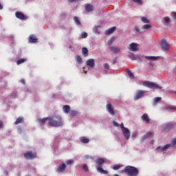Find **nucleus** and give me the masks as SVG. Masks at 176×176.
Listing matches in <instances>:
<instances>
[{"label":"nucleus","mask_w":176,"mask_h":176,"mask_svg":"<svg viewBox=\"0 0 176 176\" xmlns=\"http://www.w3.org/2000/svg\"><path fill=\"white\" fill-rule=\"evenodd\" d=\"M116 38V37H115V36H113V37H111V38H110V40H109V41H108V45H112V43L115 41Z\"/></svg>","instance_id":"nucleus-24"},{"label":"nucleus","mask_w":176,"mask_h":176,"mask_svg":"<svg viewBox=\"0 0 176 176\" xmlns=\"http://www.w3.org/2000/svg\"><path fill=\"white\" fill-rule=\"evenodd\" d=\"M129 50L131 52H136L138 50V45L136 43H131L129 47Z\"/></svg>","instance_id":"nucleus-13"},{"label":"nucleus","mask_w":176,"mask_h":176,"mask_svg":"<svg viewBox=\"0 0 176 176\" xmlns=\"http://www.w3.org/2000/svg\"><path fill=\"white\" fill-rule=\"evenodd\" d=\"M122 172L126 173L129 176H138L139 174V170L131 166H126Z\"/></svg>","instance_id":"nucleus-2"},{"label":"nucleus","mask_w":176,"mask_h":176,"mask_svg":"<svg viewBox=\"0 0 176 176\" xmlns=\"http://www.w3.org/2000/svg\"><path fill=\"white\" fill-rule=\"evenodd\" d=\"M116 63V59H114L113 64H115Z\"/></svg>","instance_id":"nucleus-58"},{"label":"nucleus","mask_w":176,"mask_h":176,"mask_svg":"<svg viewBox=\"0 0 176 176\" xmlns=\"http://www.w3.org/2000/svg\"><path fill=\"white\" fill-rule=\"evenodd\" d=\"M161 47L163 50H165V51L169 50V48H170L169 45L168 44V43H166L165 38L162 39Z\"/></svg>","instance_id":"nucleus-7"},{"label":"nucleus","mask_w":176,"mask_h":176,"mask_svg":"<svg viewBox=\"0 0 176 176\" xmlns=\"http://www.w3.org/2000/svg\"><path fill=\"white\" fill-rule=\"evenodd\" d=\"M69 48L71 49L72 48V45H69Z\"/></svg>","instance_id":"nucleus-62"},{"label":"nucleus","mask_w":176,"mask_h":176,"mask_svg":"<svg viewBox=\"0 0 176 176\" xmlns=\"http://www.w3.org/2000/svg\"><path fill=\"white\" fill-rule=\"evenodd\" d=\"M150 65H151V66L153 67V66L155 65L154 62H151H151H150Z\"/></svg>","instance_id":"nucleus-53"},{"label":"nucleus","mask_w":176,"mask_h":176,"mask_svg":"<svg viewBox=\"0 0 176 176\" xmlns=\"http://www.w3.org/2000/svg\"><path fill=\"white\" fill-rule=\"evenodd\" d=\"M129 57L130 58H131L132 60H135V58H136V56H135V55H133V54H129Z\"/></svg>","instance_id":"nucleus-39"},{"label":"nucleus","mask_w":176,"mask_h":176,"mask_svg":"<svg viewBox=\"0 0 176 176\" xmlns=\"http://www.w3.org/2000/svg\"><path fill=\"white\" fill-rule=\"evenodd\" d=\"M81 142L83 144H87L89 142V140L87 138H82L80 140Z\"/></svg>","instance_id":"nucleus-32"},{"label":"nucleus","mask_w":176,"mask_h":176,"mask_svg":"<svg viewBox=\"0 0 176 176\" xmlns=\"http://www.w3.org/2000/svg\"><path fill=\"white\" fill-rule=\"evenodd\" d=\"M82 54L83 55H87V54H88V50H87V48H85V47H83L82 48Z\"/></svg>","instance_id":"nucleus-27"},{"label":"nucleus","mask_w":176,"mask_h":176,"mask_svg":"<svg viewBox=\"0 0 176 176\" xmlns=\"http://www.w3.org/2000/svg\"><path fill=\"white\" fill-rule=\"evenodd\" d=\"M66 15H67L66 13H63V14H61V16H66Z\"/></svg>","instance_id":"nucleus-54"},{"label":"nucleus","mask_w":176,"mask_h":176,"mask_svg":"<svg viewBox=\"0 0 176 176\" xmlns=\"http://www.w3.org/2000/svg\"><path fill=\"white\" fill-rule=\"evenodd\" d=\"M82 169H83V170L85 171V172H87V171L89 170L87 164H83V165H82Z\"/></svg>","instance_id":"nucleus-34"},{"label":"nucleus","mask_w":176,"mask_h":176,"mask_svg":"<svg viewBox=\"0 0 176 176\" xmlns=\"http://www.w3.org/2000/svg\"><path fill=\"white\" fill-rule=\"evenodd\" d=\"M167 126H172V124L170 123L167 124Z\"/></svg>","instance_id":"nucleus-57"},{"label":"nucleus","mask_w":176,"mask_h":176,"mask_svg":"<svg viewBox=\"0 0 176 176\" xmlns=\"http://www.w3.org/2000/svg\"><path fill=\"white\" fill-rule=\"evenodd\" d=\"M153 135V133L152 132H148L146 134H145L141 139V142L144 141L147 138H151Z\"/></svg>","instance_id":"nucleus-16"},{"label":"nucleus","mask_w":176,"mask_h":176,"mask_svg":"<svg viewBox=\"0 0 176 176\" xmlns=\"http://www.w3.org/2000/svg\"><path fill=\"white\" fill-rule=\"evenodd\" d=\"M25 61H26V59H24V58L18 59V60L16 62V64L17 65H21V64L25 63Z\"/></svg>","instance_id":"nucleus-31"},{"label":"nucleus","mask_w":176,"mask_h":176,"mask_svg":"<svg viewBox=\"0 0 176 176\" xmlns=\"http://www.w3.org/2000/svg\"><path fill=\"white\" fill-rule=\"evenodd\" d=\"M77 114H78V113H77V111H71L69 112V116H71V117L76 116Z\"/></svg>","instance_id":"nucleus-29"},{"label":"nucleus","mask_w":176,"mask_h":176,"mask_svg":"<svg viewBox=\"0 0 176 176\" xmlns=\"http://www.w3.org/2000/svg\"><path fill=\"white\" fill-rule=\"evenodd\" d=\"M109 50L115 54H117L121 52V50L119 48V47H116L114 45H111L109 47Z\"/></svg>","instance_id":"nucleus-8"},{"label":"nucleus","mask_w":176,"mask_h":176,"mask_svg":"<svg viewBox=\"0 0 176 176\" xmlns=\"http://www.w3.org/2000/svg\"><path fill=\"white\" fill-rule=\"evenodd\" d=\"M85 10L87 12H90L93 10V6L91 4L85 5Z\"/></svg>","instance_id":"nucleus-21"},{"label":"nucleus","mask_w":176,"mask_h":176,"mask_svg":"<svg viewBox=\"0 0 176 176\" xmlns=\"http://www.w3.org/2000/svg\"><path fill=\"white\" fill-rule=\"evenodd\" d=\"M144 96V91L139 90L136 93V96L134 98L135 100H138L140 98H142Z\"/></svg>","instance_id":"nucleus-10"},{"label":"nucleus","mask_w":176,"mask_h":176,"mask_svg":"<svg viewBox=\"0 0 176 176\" xmlns=\"http://www.w3.org/2000/svg\"><path fill=\"white\" fill-rule=\"evenodd\" d=\"M104 68L107 71L109 70V66L108 63H104Z\"/></svg>","instance_id":"nucleus-40"},{"label":"nucleus","mask_w":176,"mask_h":176,"mask_svg":"<svg viewBox=\"0 0 176 176\" xmlns=\"http://www.w3.org/2000/svg\"><path fill=\"white\" fill-rule=\"evenodd\" d=\"M165 109L168 110V111L173 110V109L176 110V107H165Z\"/></svg>","instance_id":"nucleus-35"},{"label":"nucleus","mask_w":176,"mask_h":176,"mask_svg":"<svg viewBox=\"0 0 176 176\" xmlns=\"http://www.w3.org/2000/svg\"><path fill=\"white\" fill-rule=\"evenodd\" d=\"M24 157L28 160H32L36 157V153H32L31 151H30L25 153Z\"/></svg>","instance_id":"nucleus-9"},{"label":"nucleus","mask_w":176,"mask_h":176,"mask_svg":"<svg viewBox=\"0 0 176 176\" xmlns=\"http://www.w3.org/2000/svg\"><path fill=\"white\" fill-rule=\"evenodd\" d=\"M48 124L50 126L59 127L63 125L62 119L60 116L49 118Z\"/></svg>","instance_id":"nucleus-1"},{"label":"nucleus","mask_w":176,"mask_h":176,"mask_svg":"<svg viewBox=\"0 0 176 176\" xmlns=\"http://www.w3.org/2000/svg\"><path fill=\"white\" fill-rule=\"evenodd\" d=\"M20 82L23 84V85H25V80H20Z\"/></svg>","instance_id":"nucleus-51"},{"label":"nucleus","mask_w":176,"mask_h":176,"mask_svg":"<svg viewBox=\"0 0 176 176\" xmlns=\"http://www.w3.org/2000/svg\"><path fill=\"white\" fill-rule=\"evenodd\" d=\"M161 100H162L161 98H155L154 99V101H155V103H157V102H160Z\"/></svg>","instance_id":"nucleus-42"},{"label":"nucleus","mask_w":176,"mask_h":176,"mask_svg":"<svg viewBox=\"0 0 176 176\" xmlns=\"http://www.w3.org/2000/svg\"><path fill=\"white\" fill-rule=\"evenodd\" d=\"M176 144V138L174 139L173 141H172V143L171 144H166V146H164L163 148H161V146H157V150H159L161 148V151L162 152L166 151L169 147L170 146H173Z\"/></svg>","instance_id":"nucleus-5"},{"label":"nucleus","mask_w":176,"mask_h":176,"mask_svg":"<svg viewBox=\"0 0 176 176\" xmlns=\"http://www.w3.org/2000/svg\"><path fill=\"white\" fill-rule=\"evenodd\" d=\"M107 110V111L111 115V116H114L115 115V112L113 111V107L112 105L109 103L107 104L106 106Z\"/></svg>","instance_id":"nucleus-11"},{"label":"nucleus","mask_w":176,"mask_h":176,"mask_svg":"<svg viewBox=\"0 0 176 176\" xmlns=\"http://www.w3.org/2000/svg\"><path fill=\"white\" fill-rule=\"evenodd\" d=\"M84 72H85V74H87V72H86V70H85V71H84Z\"/></svg>","instance_id":"nucleus-63"},{"label":"nucleus","mask_w":176,"mask_h":176,"mask_svg":"<svg viewBox=\"0 0 176 176\" xmlns=\"http://www.w3.org/2000/svg\"><path fill=\"white\" fill-rule=\"evenodd\" d=\"M116 26L111 27L109 29H108V30L106 32L105 34H106V35H110L112 33H113L116 31Z\"/></svg>","instance_id":"nucleus-19"},{"label":"nucleus","mask_w":176,"mask_h":176,"mask_svg":"<svg viewBox=\"0 0 176 176\" xmlns=\"http://www.w3.org/2000/svg\"><path fill=\"white\" fill-rule=\"evenodd\" d=\"M38 41V38L34 36V34H30L28 38V42L30 43H36Z\"/></svg>","instance_id":"nucleus-14"},{"label":"nucleus","mask_w":176,"mask_h":176,"mask_svg":"<svg viewBox=\"0 0 176 176\" xmlns=\"http://www.w3.org/2000/svg\"><path fill=\"white\" fill-rule=\"evenodd\" d=\"M50 118H44L39 121L40 124L42 126L47 121L49 122Z\"/></svg>","instance_id":"nucleus-23"},{"label":"nucleus","mask_w":176,"mask_h":176,"mask_svg":"<svg viewBox=\"0 0 176 176\" xmlns=\"http://www.w3.org/2000/svg\"><path fill=\"white\" fill-rule=\"evenodd\" d=\"M138 135V133L137 132H134L133 134H132V138H135Z\"/></svg>","instance_id":"nucleus-44"},{"label":"nucleus","mask_w":176,"mask_h":176,"mask_svg":"<svg viewBox=\"0 0 176 176\" xmlns=\"http://www.w3.org/2000/svg\"><path fill=\"white\" fill-rule=\"evenodd\" d=\"M120 167H121L120 165H115V166H113L112 168H113V170H117L120 169Z\"/></svg>","instance_id":"nucleus-36"},{"label":"nucleus","mask_w":176,"mask_h":176,"mask_svg":"<svg viewBox=\"0 0 176 176\" xmlns=\"http://www.w3.org/2000/svg\"><path fill=\"white\" fill-rule=\"evenodd\" d=\"M24 122V118L23 117H19L14 122V124H19Z\"/></svg>","instance_id":"nucleus-22"},{"label":"nucleus","mask_w":176,"mask_h":176,"mask_svg":"<svg viewBox=\"0 0 176 176\" xmlns=\"http://www.w3.org/2000/svg\"><path fill=\"white\" fill-rule=\"evenodd\" d=\"M76 60L79 64H81L82 63V58H80L79 55L76 56Z\"/></svg>","instance_id":"nucleus-33"},{"label":"nucleus","mask_w":176,"mask_h":176,"mask_svg":"<svg viewBox=\"0 0 176 176\" xmlns=\"http://www.w3.org/2000/svg\"><path fill=\"white\" fill-rule=\"evenodd\" d=\"M87 36H88L87 33H85V32L82 33V34H81V36H82V38H87Z\"/></svg>","instance_id":"nucleus-41"},{"label":"nucleus","mask_w":176,"mask_h":176,"mask_svg":"<svg viewBox=\"0 0 176 176\" xmlns=\"http://www.w3.org/2000/svg\"><path fill=\"white\" fill-rule=\"evenodd\" d=\"M122 133L125 138L126 140H129L130 138V131L126 128L124 129H123L122 131Z\"/></svg>","instance_id":"nucleus-12"},{"label":"nucleus","mask_w":176,"mask_h":176,"mask_svg":"<svg viewBox=\"0 0 176 176\" xmlns=\"http://www.w3.org/2000/svg\"><path fill=\"white\" fill-rule=\"evenodd\" d=\"M151 144H154V140H152V141L151 142Z\"/></svg>","instance_id":"nucleus-59"},{"label":"nucleus","mask_w":176,"mask_h":176,"mask_svg":"<svg viewBox=\"0 0 176 176\" xmlns=\"http://www.w3.org/2000/svg\"><path fill=\"white\" fill-rule=\"evenodd\" d=\"M5 173H6V175H9V173L7 170H5Z\"/></svg>","instance_id":"nucleus-56"},{"label":"nucleus","mask_w":176,"mask_h":176,"mask_svg":"<svg viewBox=\"0 0 176 176\" xmlns=\"http://www.w3.org/2000/svg\"><path fill=\"white\" fill-rule=\"evenodd\" d=\"M113 176H119L118 175H117V174H115Z\"/></svg>","instance_id":"nucleus-60"},{"label":"nucleus","mask_w":176,"mask_h":176,"mask_svg":"<svg viewBox=\"0 0 176 176\" xmlns=\"http://www.w3.org/2000/svg\"><path fill=\"white\" fill-rule=\"evenodd\" d=\"M120 127H121L122 131L126 129V128H125V127L124 126V124H123V123H122V124H120Z\"/></svg>","instance_id":"nucleus-48"},{"label":"nucleus","mask_w":176,"mask_h":176,"mask_svg":"<svg viewBox=\"0 0 176 176\" xmlns=\"http://www.w3.org/2000/svg\"><path fill=\"white\" fill-rule=\"evenodd\" d=\"M145 58L148 59V60H157L158 56H145Z\"/></svg>","instance_id":"nucleus-28"},{"label":"nucleus","mask_w":176,"mask_h":176,"mask_svg":"<svg viewBox=\"0 0 176 176\" xmlns=\"http://www.w3.org/2000/svg\"><path fill=\"white\" fill-rule=\"evenodd\" d=\"M144 86L152 89H161L162 87L155 84V82H151L150 81H144Z\"/></svg>","instance_id":"nucleus-4"},{"label":"nucleus","mask_w":176,"mask_h":176,"mask_svg":"<svg viewBox=\"0 0 176 176\" xmlns=\"http://www.w3.org/2000/svg\"><path fill=\"white\" fill-rule=\"evenodd\" d=\"M151 27L152 26L150 24H145V25H142V29L143 30H149L151 28Z\"/></svg>","instance_id":"nucleus-26"},{"label":"nucleus","mask_w":176,"mask_h":176,"mask_svg":"<svg viewBox=\"0 0 176 176\" xmlns=\"http://www.w3.org/2000/svg\"><path fill=\"white\" fill-rule=\"evenodd\" d=\"M22 131H23V129L21 127L18 128L19 133H21Z\"/></svg>","instance_id":"nucleus-49"},{"label":"nucleus","mask_w":176,"mask_h":176,"mask_svg":"<svg viewBox=\"0 0 176 176\" xmlns=\"http://www.w3.org/2000/svg\"><path fill=\"white\" fill-rule=\"evenodd\" d=\"M113 124L114 126L118 127L119 126V124L117 123L116 121H113Z\"/></svg>","instance_id":"nucleus-46"},{"label":"nucleus","mask_w":176,"mask_h":176,"mask_svg":"<svg viewBox=\"0 0 176 176\" xmlns=\"http://www.w3.org/2000/svg\"><path fill=\"white\" fill-rule=\"evenodd\" d=\"M141 118L144 122H146L147 124L150 122L151 120L146 113L144 114Z\"/></svg>","instance_id":"nucleus-18"},{"label":"nucleus","mask_w":176,"mask_h":176,"mask_svg":"<svg viewBox=\"0 0 176 176\" xmlns=\"http://www.w3.org/2000/svg\"><path fill=\"white\" fill-rule=\"evenodd\" d=\"M74 22L76 23V25H80V21H79L78 18L76 16L74 17Z\"/></svg>","instance_id":"nucleus-30"},{"label":"nucleus","mask_w":176,"mask_h":176,"mask_svg":"<svg viewBox=\"0 0 176 176\" xmlns=\"http://www.w3.org/2000/svg\"><path fill=\"white\" fill-rule=\"evenodd\" d=\"M85 159H86V160H89V159L93 160L94 158H93V157H91V156L86 155V156H85Z\"/></svg>","instance_id":"nucleus-47"},{"label":"nucleus","mask_w":176,"mask_h":176,"mask_svg":"<svg viewBox=\"0 0 176 176\" xmlns=\"http://www.w3.org/2000/svg\"><path fill=\"white\" fill-rule=\"evenodd\" d=\"M2 126H3V125H2V123H1V127H2Z\"/></svg>","instance_id":"nucleus-64"},{"label":"nucleus","mask_w":176,"mask_h":176,"mask_svg":"<svg viewBox=\"0 0 176 176\" xmlns=\"http://www.w3.org/2000/svg\"><path fill=\"white\" fill-rule=\"evenodd\" d=\"M135 30L136 31V32H140V29L138 28V26H135Z\"/></svg>","instance_id":"nucleus-50"},{"label":"nucleus","mask_w":176,"mask_h":176,"mask_svg":"<svg viewBox=\"0 0 176 176\" xmlns=\"http://www.w3.org/2000/svg\"><path fill=\"white\" fill-rule=\"evenodd\" d=\"M169 21H170L169 17H168V16H165V17H164V21H165L166 23H168Z\"/></svg>","instance_id":"nucleus-45"},{"label":"nucleus","mask_w":176,"mask_h":176,"mask_svg":"<svg viewBox=\"0 0 176 176\" xmlns=\"http://www.w3.org/2000/svg\"><path fill=\"white\" fill-rule=\"evenodd\" d=\"M104 162H105L104 160H103L102 158L97 159V160H96V169H97L98 172H99L100 173H102L104 175H107L108 173V172L107 170H103L102 168L100 167Z\"/></svg>","instance_id":"nucleus-3"},{"label":"nucleus","mask_w":176,"mask_h":176,"mask_svg":"<svg viewBox=\"0 0 176 176\" xmlns=\"http://www.w3.org/2000/svg\"><path fill=\"white\" fill-rule=\"evenodd\" d=\"M127 73H128V74H129V76L131 78H134V76H133V73L131 72V70H128Z\"/></svg>","instance_id":"nucleus-37"},{"label":"nucleus","mask_w":176,"mask_h":176,"mask_svg":"<svg viewBox=\"0 0 176 176\" xmlns=\"http://www.w3.org/2000/svg\"><path fill=\"white\" fill-rule=\"evenodd\" d=\"M141 21L144 23H149L150 21L149 20L146 18V17H144V16H142L141 18Z\"/></svg>","instance_id":"nucleus-25"},{"label":"nucleus","mask_w":176,"mask_h":176,"mask_svg":"<svg viewBox=\"0 0 176 176\" xmlns=\"http://www.w3.org/2000/svg\"><path fill=\"white\" fill-rule=\"evenodd\" d=\"M174 72L176 74V69H175Z\"/></svg>","instance_id":"nucleus-61"},{"label":"nucleus","mask_w":176,"mask_h":176,"mask_svg":"<svg viewBox=\"0 0 176 176\" xmlns=\"http://www.w3.org/2000/svg\"><path fill=\"white\" fill-rule=\"evenodd\" d=\"M74 161L72 160H69L68 161H67V165H71L72 164H73Z\"/></svg>","instance_id":"nucleus-43"},{"label":"nucleus","mask_w":176,"mask_h":176,"mask_svg":"<svg viewBox=\"0 0 176 176\" xmlns=\"http://www.w3.org/2000/svg\"><path fill=\"white\" fill-rule=\"evenodd\" d=\"M133 2H135V3L138 4V5H142V0H132Z\"/></svg>","instance_id":"nucleus-38"},{"label":"nucleus","mask_w":176,"mask_h":176,"mask_svg":"<svg viewBox=\"0 0 176 176\" xmlns=\"http://www.w3.org/2000/svg\"><path fill=\"white\" fill-rule=\"evenodd\" d=\"M86 64L88 67L93 68L95 66L94 59H88Z\"/></svg>","instance_id":"nucleus-15"},{"label":"nucleus","mask_w":176,"mask_h":176,"mask_svg":"<svg viewBox=\"0 0 176 176\" xmlns=\"http://www.w3.org/2000/svg\"><path fill=\"white\" fill-rule=\"evenodd\" d=\"M172 15L176 19V12H172Z\"/></svg>","instance_id":"nucleus-52"},{"label":"nucleus","mask_w":176,"mask_h":176,"mask_svg":"<svg viewBox=\"0 0 176 176\" xmlns=\"http://www.w3.org/2000/svg\"><path fill=\"white\" fill-rule=\"evenodd\" d=\"M70 107L68 105H65L63 107V111L65 113L67 114L70 112Z\"/></svg>","instance_id":"nucleus-20"},{"label":"nucleus","mask_w":176,"mask_h":176,"mask_svg":"<svg viewBox=\"0 0 176 176\" xmlns=\"http://www.w3.org/2000/svg\"><path fill=\"white\" fill-rule=\"evenodd\" d=\"M65 168H66L65 164H63L60 165V166L57 168L56 171H57L58 173L63 172V171L65 170Z\"/></svg>","instance_id":"nucleus-17"},{"label":"nucleus","mask_w":176,"mask_h":176,"mask_svg":"<svg viewBox=\"0 0 176 176\" xmlns=\"http://www.w3.org/2000/svg\"><path fill=\"white\" fill-rule=\"evenodd\" d=\"M15 16L21 21H26L28 19V17L25 16V14H24L23 12L20 11H17L15 12Z\"/></svg>","instance_id":"nucleus-6"},{"label":"nucleus","mask_w":176,"mask_h":176,"mask_svg":"<svg viewBox=\"0 0 176 176\" xmlns=\"http://www.w3.org/2000/svg\"><path fill=\"white\" fill-rule=\"evenodd\" d=\"M77 0H69V1L70 2V3H72V2H75V1H76Z\"/></svg>","instance_id":"nucleus-55"}]
</instances>
